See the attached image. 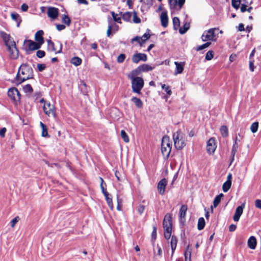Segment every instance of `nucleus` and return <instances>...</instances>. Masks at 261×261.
<instances>
[{
	"instance_id": "obj_1",
	"label": "nucleus",
	"mask_w": 261,
	"mask_h": 261,
	"mask_svg": "<svg viewBox=\"0 0 261 261\" xmlns=\"http://www.w3.org/2000/svg\"><path fill=\"white\" fill-rule=\"evenodd\" d=\"M33 76L32 68L28 64H22L19 68L14 82L18 85L27 80L33 79Z\"/></svg>"
},
{
	"instance_id": "obj_2",
	"label": "nucleus",
	"mask_w": 261,
	"mask_h": 261,
	"mask_svg": "<svg viewBox=\"0 0 261 261\" xmlns=\"http://www.w3.org/2000/svg\"><path fill=\"white\" fill-rule=\"evenodd\" d=\"M172 217L171 215H166L163 221V225L164 229V237L169 240L171 236L172 231Z\"/></svg>"
},
{
	"instance_id": "obj_3",
	"label": "nucleus",
	"mask_w": 261,
	"mask_h": 261,
	"mask_svg": "<svg viewBox=\"0 0 261 261\" xmlns=\"http://www.w3.org/2000/svg\"><path fill=\"white\" fill-rule=\"evenodd\" d=\"M172 148V144L170 143L169 138L165 136L162 138L161 144V151L163 156L165 159L169 156Z\"/></svg>"
},
{
	"instance_id": "obj_4",
	"label": "nucleus",
	"mask_w": 261,
	"mask_h": 261,
	"mask_svg": "<svg viewBox=\"0 0 261 261\" xmlns=\"http://www.w3.org/2000/svg\"><path fill=\"white\" fill-rule=\"evenodd\" d=\"M130 79L132 81L133 92L137 94H140L141 90L143 88L144 84L143 79L139 76L130 77Z\"/></svg>"
},
{
	"instance_id": "obj_5",
	"label": "nucleus",
	"mask_w": 261,
	"mask_h": 261,
	"mask_svg": "<svg viewBox=\"0 0 261 261\" xmlns=\"http://www.w3.org/2000/svg\"><path fill=\"white\" fill-rule=\"evenodd\" d=\"M218 30V28H211L207 31H205L201 36L202 40L203 41H216L217 39V37L215 31Z\"/></svg>"
},
{
	"instance_id": "obj_6",
	"label": "nucleus",
	"mask_w": 261,
	"mask_h": 261,
	"mask_svg": "<svg viewBox=\"0 0 261 261\" xmlns=\"http://www.w3.org/2000/svg\"><path fill=\"white\" fill-rule=\"evenodd\" d=\"M0 35L9 50L11 49V46H15V42L10 35L5 32H1Z\"/></svg>"
},
{
	"instance_id": "obj_7",
	"label": "nucleus",
	"mask_w": 261,
	"mask_h": 261,
	"mask_svg": "<svg viewBox=\"0 0 261 261\" xmlns=\"http://www.w3.org/2000/svg\"><path fill=\"white\" fill-rule=\"evenodd\" d=\"M176 133L177 134L176 136L175 134L173 135L174 146L177 149L181 150L186 145V143L182 138L179 139L178 132Z\"/></svg>"
},
{
	"instance_id": "obj_8",
	"label": "nucleus",
	"mask_w": 261,
	"mask_h": 261,
	"mask_svg": "<svg viewBox=\"0 0 261 261\" xmlns=\"http://www.w3.org/2000/svg\"><path fill=\"white\" fill-rule=\"evenodd\" d=\"M26 43H28V48L25 47V50L26 51H33L39 49L41 48V46L42 44H41L40 43H39L37 42H35L34 41H32L31 40H27L25 39L24 41V44H25Z\"/></svg>"
},
{
	"instance_id": "obj_9",
	"label": "nucleus",
	"mask_w": 261,
	"mask_h": 261,
	"mask_svg": "<svg viewBox=\"0 0 261 261\" xmlns=\"http://www.w3.org/2000/svg\"><path fill=\"white\" fill-rule=\"evenodd\" d=\"M43 111L48 116L50 117L52 116L54 118H56L55 107L49 102L44 103L43 106Z\"/></svg>"
},
{
	"instance_id": "obj_10",
	"label": "nucleus",
	"mask_w": 261,
	"mask_h": 261,
	"mask_svg": "<svg viewBox=\"0 0 261 261\" xmlns=\"http://www.w3.org/2000/svg\"><path fill=\"white\" fill-rule=\"evenodd\" d=\"M8 95L14 101H17L20 99V94L16 88H10L8 91Z\"/></svg>"
},
{
	"instance_id": "obj_11",
	"label": "nucleus",
	"mask_w": 261,
	"mask_h": 261,
	"mask_svg": "<svg viewBox=\"0 0 261 261\" xmlns=\"http://www.w3.org/2000/svg\"><path fill=\"white\" fill-rule=\"evenodd\" d=\"M187 210L188 207L186 205H182L179 210V222L180 224L182 225V227H181V229L183 228L184 226L185 225L186 216Z\"/></svg>"
},
{
	"instance_id": "obj_12",
	"label": "nucleus",
	"mask_w": 261,
	"mask_h": 261,
	"mask_svg": "<svg viewBox=\"0 0 261 261\" xmlns=\"http://www.w3.org/2000/svg\"><path fill=\"white\" fill-rule=\"evenodd\" d=\"M215 140L214 138H211L207 142L206 151L209 154H213L216 148Z\"/></svg>"
},
{
	"instance_id": "obj_13",
	"label": "nucleus",
	"mask_w": 261,
	"mask_h": 261,
	"mask_svg": "<svg viewBox=\"0 0 261 261\" xmlns=\"http://www.w3.org/2000/svg\"><path fill=\"white\" fill-rule=\"evenodd\" d=\"M132 60L133 63H138L140 61L145 62L147 60L146 54L143 53H136L133 55Z\"/></svg>"
},
{
	"instance_id": "obj_14",
	"label": "nucleus",
	"mask_w": 261,
	"mask_h": 261,
	"mask_svg": "<svg viewBox=\"0 0 261 261\" xmlns=\"http://www.w3.org/2000/svg\"><path fill=\"white\" fill-rule=\"evenodd\" d=\"M168 181L166 178L162 179L158 184V190L160 195H164L165 191V189L167 185Z\"/></svg>"
},
{
	"instance_id": "obj_15",
	"label": "nucleus",
	"mask_w": 261,
	"mask_h": 261,
	"mask_svg": "<svg viewBox=\"0 0 261 261\" xmlns=\"http://www.w3.org/2000/svg\"><path fill=\"white\" fill-rule=\"evenodd\" d=\"M245 203H243L241 205L238 206L236 210L235 214L233 216V219L234 221L237 222L239 220L245 208Z\"/></svg>"
},
{
	"instance_id": "obj_16",
	"label": "nucleus",
	"mask_w": 261,
	"mask_h": 261,
	"mask_svg": "<svg viewBox=\"0 0 261 261\" xmlns=\"http://www.w3.org/2000/svg\"><path fill=\"white\" fill-rule=\"evenodd\" d=\"M48 16L53 19H56L59 15V10L55 7H49L47 10Z\"/></svg>"
},
{
	"instance_id": "obj_17",
	"label": "nucleus",
	"mask_w": 261,
	"mask_h": 261,
	"mask_svg": "<svg viewBox=\"0 0 261 261\" xmlns=\"http://www.w3.org/2000/svg\"><path fill=\"white\" fill-rule=\"evenodd\" d=\"M161 24L164 28H166L168 25V17L167 12L166 11H163L160 16Z\"/></svg>"
},
{
	"instance_id": "obj_18",
	"label": "nucleus",
	"mask_w": 261,
	"mask_h": 261,
	"mask_svg": "<svg viewBox=\"0 0 261 261\" xmlns=\"http://www.w3.org/2000/svg\"><path fill=\"white\" fill-rule=\"evenodd\" d=\"M47 49L51 51H55L56 54H60L62 53V44H60V49L59 50L56 51L55 47V44L51 40H47Z\"/></svg>"
},
{
	"instance_id": "obj_19",
	"label": "nucleus",
	"mask_w": 261,
	"mask_h": 261,
	"mask_svg": "<svg viewBox=\"0 0 261 261\" xmlns=\"http://www.w3.org/2000/svg\"><path fill=\"white\" fill-rule=\"evenodd\" d=\"M8 50L10 54V57L11 58L16 59L18 57L19 51L17 48L16 47V45L15 46H11V49L9 50L8 48Z\"/></svg>"
},
{
	"instance_id": "obj_20",
	"label": "nucleus",
	"mask_w": 261,
	"mask_h": 261,
	"mask_svg": "<svg viewBox=\"0 0 261 261\" xmlns=\"http://www.w3.org/2000/svg\"><path fill=\"white\" fill-rule=\"evenodd\" d=\"M43 31L42 30L38 31L35 35V39L36 42L43 44L44 42V38L43 37Z\"/></svg>"
},
{
	"instance_id": "obj_21",
	"label": "nucleus",
	"mask_w": 261,
	"mask_h": 261,
	"mask_svg": "<svg viewBox=\"0 0 261 261\" xmlns=\"http://www.w3.org/2000/svg\"><path fill=\"white\" fill-rule=\"evenodd\" d=\"M248 246L251 249H254L256 246V239L255 237H250L248 240Z\"/></svg>"
},
{
	"instance_id": "obj_22",
	"label": "nucleus",
	"mask_w": 261,
	"mask_h": 261,
	"mask_svg": "<svg viewBox=\"0 0 261 261\" xmlns=\"http://www.w3.org/2000/svg\"><path fill=\"white\" fill-rule=\"evenodd\" d=\"M174 64L176 65V71L175 72V74H177L181 73L184 70L185 62H175Z\"/></svg>"
},
{
	"instance_id": "obj_23",
	"label": "nucleus",
	"mask_w": 261,
	"mask_h": 261,
	"mask_svg": "<svg viewBox=\"0 0 261 261\" xmlns=\"http://www.w3.org/2000/svg\"><path fill=\"white\" fill-rule=\"evenodd\" d=\"M171 247L172 250V256L173 255L175 250L176 249L177 243V237L173 235L171 237Z\"/></svg>"
},
{
	"instance_id": "obj_24",
	"label": "nucleus",
	"mask_w": 261,
	"mask_h": 261,
	"mask_svg": "<svg viewBox=\"0 0 261 261\" xmlns=\"http://www.w3.org/2000/svg\"><path fill=\"white\" fill-rule=\"evenodd\" d=\"M104 196L105 197L106 200L107 201V202L108 205L109 206L111 210H113V204L112 197L111 194L108 193L107 194H104Z\"/></svg>"
},
{
	"instance_id": "obj_25",
	"label": "nucleus",
	"mask_w": 261,
	"mask_h": 261,
	"mask_svg": "<svg viewBox=\"0 0 261 261\" xmlns=\"http://www.w3.org/2000/svg\"><path fill=\"white\" fill-rule=\"evenodd\" d=\"M79 87V89H80L81 92L84 95L87 94V93L88 92V88H87L86 84L84 81H81Z\"/></svg>"
},
{
	"instance_id": "obj_26",
	"label": "nucleus",
	"mask_w": 261,
	"mask_h": 261,
	"mask_svg": "<svg viewBox=\"0 0 261 261\" xmlns=\"http://www.w3.org/2000/svg\"><path fill=\"white\" fill-rule=\"evenodd\" d=\"M131 100L135 103L137 108L140 109L143 107V104L141 99L136 97H133L131 99Z\"/></svg>"
},
{
	"instance_id": "obj_27",
	"label": "nucleus",
	"mask_w": 261,
	"mask_h": 261,
	"mask_svg": "<svg viewBox=\"0 0 261 261\" xmlns=\"http://www.w3.org/2000/svg\"><path fill=\"white\" fill-rule=\"evenodd\" d=\"M40 125L42 128L41 136L43 137H49V135L48 134L47 128L46 125L41 121L40 122Z\"/></svg>"
},
{
	"instance_id": "obj_28",
	"label": "nucleus",
	"mask_w": 261,
	"mask_h": 261,
	"mask_svg": "<svg viewBox=\"0 0 261 261\" xmlns=\"http://www.w3.org/2000/svg\"><path fill=\"white\" fill-rule=\"evenodd\" d=\"M238 143L236 142V141H234V144H233L232 149L231 151V159L230 163H231L234 160V155L237 152L238 148Z\"/></svg>"
},
{
	"instance_id": "obj_29",
	"label": "nucleus",
	"mask_w": 261,
	"mask_h": 261,
	"mask_svg": "<svg viewBox=\"0 0 261 261\" xmlns=\"http://www.w3.org/2000/svg\"><path fill=\"white\" fill-rule=\"evenodd\" d=\"M11 16L12 19L17 22V27H19L21 22L19 15L16 13H12Z\"/></svg>"
},
{
	"instance_id": "obj_30",
	"label": "nucleus",
	"mask_w": 261,
	"mask_h": 261,
	"mask_svg": "<svg viewBox=\"0 0 261 261\" xmlns=\"http://www.w3.org/2000/svg\"><path fill=\"white\" fill-rule=\"evenodd\" d=\"M82 60L78 57H74L70 60V63L75 66L80 65L82 64Z\"/></svg>"
},
{
	"instance_id": "obj_31",
	"label": "nucleus",
	"mask_w": 261,
	"mask_h": 261,
	"mask_svg": "<svg viewBox=\"0 0 261 261\" xmlns=\"http://www.w3.org/2000/svg\"><path fill=\"white\" fill-rule=\"evenodd\" d=\"M190 24L188 22H186L185 23L182 27L179 28V32L180 34H185L187 31L190 29Z\"/></svg>"
},
{
	"instance_id": "obj_32",
	"label": "nucleus",
	"mask_w": 261,
	"mask_h": 261,
	"mask_svg": "<svg viewBox=\"0 0 261 261\" xmlns=\"http://www.w3.org/2000/svg\"><path fill=\"white\" fill-rule=\"evenodd\" d=\"M224 197L223 193H221L219 195L216 196L213 201V206L216 207L220 203L221 198Z\"/></svg>"
},
{
	"instance_id": "obj_33",
	"label": "nucleus",
	"mask_w": 261,
	"mask_h": 261,
	"mask_svg": "<svg viewBox=\"0 0 261 261\" xmlns=\"http://www.w3.org/2000/svg\"><path fill=\"white\" fill-rule=\"evenodd\" d=\"M205 222L203 217L199 218L197 224V228L198 230H202L205 226Z\"/></svg>"
},
{
	"instance_id": "obj_34",
	"label": "nucleus",
	"mask_w": 261,
	"mask_h": 261,
	"mask_svg": "<svg viewBox=\"0 0 261 261\" xmlns=\"http://www.w3.org/2000/svg\"><path fill=\"white\" fill-rule=\"evenodd\" d=\"M141 70H142V72H147L149 71H151L153 70L154 68V67H151L150 65L146 64H142V65H140Z\"/></svg>"
},
{
	"instance_id": "obj_35",
	"label": "nucleus",
	"mask_w": 261,
	"mask_h": 261,
	"mask_svg": "<svg viewBox=\"0 0 261 261\" xmlns=\"http://www.w3.org/2000/svg\"><path fill=\"white\" fill-rule=\"evenodd\" d=\"M140 66H138L136 69H134L132 71L131 75H129V78L130 79V77H137V75L140 74L141 72H142V70H141Z\"/></svg>"
},
{
	"instance_id": "obj_36",
	"label": "nucleus",
	"mask_w": 261,
	"mask_h": 261,
	"mask_svg": "<svg viewBox=\"0 0 261 261\" xmlns=\"http://www.w3.org/2000/svg\"><path fill=\"white\" fill-rule=\"evenodd\" d=\"M62 21L66 24L67 26H69L71 24V19L69 17L65 14L62 15Z\"/></svg>"
},
{
	"instance_id": "obj_37",
	"label": "nucleus",
	"mask_w": 261,
	"mask_h": 261,
	"mask_svg": "<svg viewBox=\"0 0 261 261\" xmlns=\"http://www.w3.org/2000/svg\"><path fill=\"white\" fill-rule=\"evenodd\" d=\"M99 178L101 181L100 185V189L101 190V192H102V194L104 195V194L108 193L106 189L107 185L106 183H104V180L102 177H100Z\"/></svg>"
},
{
	"instance_id": "obj_38",
	"label": "nucleus",
	"mask_w": 261,
	"mask_h": 261,
	"mask_svg": "<svg viewBox=\"0 0 261 261\" xmlns=\"http://www.w3.org/2000/svg\"><path fill=\"white\" fill-rule=\"evenodd\" d=\"M172 21L174 29L177 30L180 26L179 19L177 17H173Z\"/></svg>"
},
{
	"instance_id": "obj_39",
	"label": "nucleus",
	"mask_w": 261,
	"mask_h": 261,
	"mask_svg": "<svg viewBox=\"0 0 261 261\" xmlns=\"http://www.w3.org/2000/svg\"><path fill=\"white\" fill-rule=\"evenodd\" d=\"M132 17V13L130 12H126L123 14L122 16V19L127 22L130 21V18Z\"/></svg>"
},
{
	"instance_id": "obj_40",
	"label": "nucleus",
	"mask_w": 261,
	"mask_h": 261,
	"mask_svg": "<svg viewBox=\"0 0 261 261\" xmlns=\"http://www.w3.org/2000/svg\"><path fill=\"white\" fill-rule=\"evenodd\" d=\"M220 132L223 137H226L228 135V130L226 126L222 125L220 128Z\"/></svg>"
},
{
	"instance_id": "obj_41",
	"label": "nucleus",
	"mask_w": 261,
	"mask_h": 261,
	"mask_svg": "<svg viewBox=\"0 0 261 261\" xmlns=\"http://www.w3.org/2000/svg\"><path fill=\"white\" fill-rule=\"evenodd\" d=\"M231 182L226 181L222 186V190L224 192H227L230 188Z\"/></svg>"
},
{
	"instance_id": "obj_42",
	"label": "nucleus",
	"mask_w": 261,
	"mask_h": 261,
	"mask_svg": "<svg viewBox=\"0 0 261 261\" xmlns=\"http://www.w3.org/2000/svg\"><path fill=\"white\" fill-rule=\"evenodd\" d=\"M121 137L125 142L127 143L129 142V137L124 130H121Z\"/></svg>"
},
{
	"instance_id": "obj_43",
	"label": "nucleus",
	"mask_w": 261,
	"mask_h": 261,
	"mask_svg": "<svg viewBox=\"0 0 261 261\" xmlns=\"http://www.w3.org/2000/svg\"><path fill=\"white\" fill-rule=\"evenodd\" d=\"M211 44V42H207L205 43H204L201 45L198 46L196 47V50L197 51H200L201 50L204 49L208 47Z\"/></svg>"
},
{
	"instance_id": "obj_44",
	"label": "nucleus",
	"mask_w": 261,
	"mask_h": 261,
	"mask_svg": "<svg viewBox=\"0 0 261 261\" xmlns=\"http://www.w3.org/2000/svg\"><path fill=\"white\" fill-rule=\"evenodd\" d=\"M23 90L25 93L31 94L33 92V89L30 84H27L23 86Z\"/></svg>"
},
{
	"instance_id": "obj_45",
	"label": "nucleus",
	"mask_w": 261,
	"mask_h": 261,
	"mask_svg": "<svg viewBox=\"0 0 261 261\" xmlns=\"http://www.w3.org/2000/svg\"><path fill=\"white\" fill-rule=\"evenodd\" d=\"M192 249L190 248V245H188L184 252V255L189 256V260L191 261Z\"/></svg>"
},
{
	"instance_id": "obj_46",
	"label": "nucleus",
	"mask_w": 261,
	"mask_h": 261,
	"mask_svg": "<svg viewBox=\"0 0 261 261\" xmlns=\"http://www.w3.org/2000/svg\"><path fill=\"white\" fill-rule=\"evenodd\" d=\"M241 0H231L232 6L236 9H238L241 4Z\"/></svg>"
},
{
	"instance_id": "obj_47",
	"label": "nucleus",
	"mask_w": 261,
	"mask_h": 261,
	"mask_svg": "<svg viewBox=\"0 0 261 261\" xmlns=\"http://www.w3.org/2000/svg\"><path fill=\"white\" fill-rule=\"evenodd\" d=\"M169 5L171 9H175L178 5L177 0H169Z\"/></svg>"
},
{
	"instance_id": "obj_48",
	"label": "nucleus",
	"mask_w": 261,
	"mask_h": 261,
	"mask_svg": "<svg viewBox=\"0 0 261 261\" xmlns=\"http://www.w3.org/2000/svg\"><path fill=\"white\" fill-rule=\"evenodd\" d=\"M162 88L164 90L168 95H171L172 94L171 90L169 86H167L165 84L162 85Z\"/></svg>"
},
{
	"instance_id": "obj_49",
	"label": "nucleus",
	"mask_w": 261,
	"mask_h": 261,
	"mask_svg": "<svg viewBox=\"0 0 261 261\" xmlns=\"http://www.w3.org/2000/svg\"><path fill=\"white\" fill-rule=\"evenodd\" d=\"M258 127V123L257 122H255L253 123L251 125V130L253 133H255L257 131Z\"/></svg>"
},
{
	"instance_id": "obj_50",
	"label": "nucleus",
	"mask_w": 261,
	"mask_h": 261,
	"mask_svg": "<svg viewBox=\"0 0 261 261\" xmlns=\"http://www.w3.org/2000/svg\"><path fill=\"white\" fill-rule=\"evenodd\" d=\"M214 57V52L212 50L208 51L205 55V60L209 61L212 60Z\"/></svg>"
},
{
	"instance_id": "obj_51",
	"label": "nucleus",
	"mask_w": 261,
	"mask_h": 261,
	"mask_svg": "<svg viewBox=\"0 0 261 261\" xmlns=\"http://www.w3.org/2000/svg\"><path fill=\"white\" fill-rule=\"evenodd\" d=\"M133 22L135 23H139L141 22V19L138 17L137 12L135 11L133 12Z\"/></svg>"
},
{
	"instance_id": "obj_52",
	"label": "nucleus",
	"mask_w": 261,
	"mask_h": 261,
	"mask_svg": "<svg viewBox=\"0 0 261 261\" xmlns=\"http://www.w3.org/2000/svg\"><path fill=\"white\" fill-rule=\"evenodd\" d=\"M156 229H157L156 227L155 226H153V230H152V231L151 233V240L153 242H154V241L155 240V239L156 238V236H157Z\"/></svg>"
},
{
	"instance_id": "obj_53",
	"label": "nucleus",
	"mask_w": 261,
	"mask_h": 261,
	"mask_svg": "<svg viewBox=\"0 0 261 261\" xmlns=\"http://www.w3.org/2000/svg\"><path fill=\"white\" fill-rule=\"evenodd\" d=\"M111 14L113 17L114 20L118 23H121V18L120 17H118V15L116 14L114 12H111Z\"/></svg>"
},
{
	"instance_id": "obj_54",
	"label": "nucleus",
	"mask_w": 261,
	"mask_h": 261,
	"mask_svg": "<svg viewBox=\"0 0 261 261\" xmlns=\"http://www.w3.org/2000/svg\"><path fill=\"white\" fill-rule=\"evenodd\" d=\"M125 55L124 54H121L117 58V61L119 63H123L125 59Z\"/></svg>"
},
{
	"instance_id": "obj_55",
	"label": "nucleus",
	"mask_w": 261,
	"mask_h": 261,
	"mask_svg": "<svg viewBox=\"0 0 261 261\" xmlns=\"http://www.w3.org/2000/svg\"><path fill=\"white\" fill-rule=\"evenodd\" d=\"M45 55V52L44 50H39L36 53V56L39 58H42Z\"/></svg>"
},
{
	"instance_id": "obj_56",
	"label": "nucleus",
	"mask_w": 261,
	"mask_h": 261,
	"mask_svg": "<svg viewBox=\"0 0 261 261\" xmlns=\"http://www.w3.org/2000/svg\"><path fill=\"white\" fill-rule=\"evenodd\" d=\"M20 220V218L18 216L16 217L13 219L11 220L10 222V224L12 227H14L15 224L18 222V221Z\"/></svg>"
},
{
	"instance_id": "obj_57",
	"label": "nucleus",
	"mask_w": 261,
	"mask_h": 261,
	"mask_svg": "<svg viewBox=\"0 0 261 261\" xmlns=\"http://www.w3.org/2000/svg\"><path fill=\"white\" fill-rule=\"evenodd\" d=\"M46 66L45 64H37V68L38 70L41 72L44 70L46 68Z\"/></svg>"
},
{
	"instance_id": "obj_58",
	"label": "nucleus",
	"mask_w": 261,
	"mask_h": 261,
	"mask_svg": "<svg viewBox=\"0 0 261 261\" xmlns=\"http://www.w3.org/2000/svg\"><path fill=\"white\" fill-rule=\"evenodd\" d=\"M249 69L253 72L254 70L255 66L254 65V60H249Z\"/></svg>"
},
{
	"instance_id": "obj_59",
	"label": "nucleus",
	"mask_w": 261,
	"mask_h": 261,
	"mask_svg": "<svg viewBox=\"0 0 261 261\" xmlns=\"http://www.w3.org/2000/svg\"><path fill=\"white\" fill-rule=\"evenodd\" d=\"M145 210V206L143 205H140L138 207V212L140 214L142 215Z\"/></svg>"
},
{
	"instance_id": "obj_60",
	"label": "nucleus",
	"mask_w": 261,
	"mask_h": 261,
	"mask_svg": "<svg viewBox=\"0 0 261 261\" xmlns=\"http://www.w3.org/2000/svg\"><path fill=\"white\" fill-rule=\"evenodd\" d=\"M112 26L110 22H109L108 28L107 32V35L108 37H110L112 33Z\"/></svg>"
},
{
	"instance_id": "obj_61",
	"label": "nucleus",
	"mask_w": 261,
	"mask_h": 261,
	"mask_svg": "<svg viewBox=\"0 0 261 261\" xmlns=\"http://www.w3.org/2000/svg\"><path fill=\"white\" fill-rule=\"evenodd\" d=\"M135 41H137L140 44V45L141 46H142V44H141V37H140L139 36L135 37L134 38H133L132 39V42H133Z\"/></svg>"
},
{
	"instance_id": "obj_62",
	"label": "nucleus",
	"mask_w": 261,
	"mask_h": 261,
	"mask_svg": "<svg viewBox=\"0 0 261 261\" xmlns=\"http://www.w3.org/2000/svg\"><path fill=\"white\" fill-rule=\"evenodd\" d=\"M66 27L64 24H58L56 25V28L59 31H61L65 29Z\"/></svg>"
},
{
	"instance_id": "obj_63",
	"label": "nucleus",
	"mask_w": 261,
	"mask_h": 261,
	"mask_svg": "<svg viewBox=\"0 0 261 261\" xmlns=\"http://www.w3.org/2000/svg\"><path fill=\"white\" fill-rule=\"evenodd\" d=\"M247 6L246 4H242L241 5V6L240 8L241 12L242 13H244L245 11H247Z\"/></svg>"
},
{
	"instance_id": "obj_64",
	"label": "nucleus",
	"mask_w": 261,
	"mask_h": 261,
	"mask_svg": "<svg viewBox=\"0 0 261 261\" xmlns=\"http://www.w3.org/2000/svg\"><path fill=\"white\" fill-rule=\"evenodd\" d=\"M255 205L256 207L261 209V200L256 199L255 201Z\"/></svg>"
}]
</instances>
